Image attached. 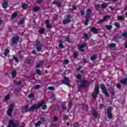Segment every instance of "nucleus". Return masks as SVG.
Segmentation results:
<instances>
[{"instance_id": "13", "label": "nucleus", "mask_w": 127, "mask_h": 127, "mask_svg": "<svg viewBox=\"0 0 127 127\" xmlns=\"http://www.w3.org/2000/svg\"><path fill=\"white\" fill-rule=\"evenodd\" d=\"M120 82L123 85H127V78L125 77L121 80Z\"/></svg>"}, {"instance_id": "30", "label": "nucleus", "mask_w": 127, "mask_h": 127, "mask_svg": "<svg viewBox=\"0 0 127 127\" xmlns=\"http://www.w3.org/2000/svg\"><path fill=\"white\" fill-rule=\"evenodd\" d=\"M107 6V3H104L101 5L102 8H106Z\"/></svg>"}, {"instance_id": "19", "label": "nucleus", "mask_w": 127, "mask_h": 127, "mask_svg": "<svg viewBox=\"0 0 127 127\" xmlns=\"http://www.w3.org/2000/svg\"><path fill=\"white\" fill-rule=\"evenodd\" d=\"M92 114L95 118H97L98 117V114H97V111L96 110H94L93 112H92Z\"/></svg>"}, {"instance_id": "63", "label": "nucleus", "mask_w": 127, "mask_h": 127, "mask_svg": "<svg viewBox=\"0 0 127 127\" xmlns=\"http://www.w3.org/2000/svg\"><path fill=\"white\" fill-rule=\"evenodd\" d=\"M84 62L85 63H87V62H87V60H86L85 59H84Z\"/></svg>"}, {"instance_id": "2", "label": "nucleus", "mask_w": 127, "mask_h": 127, "mask_svg": "<svg viewBox=\"0 0 127 127\" xmlns=\"http://www.w3.org/2000/svg\"><path fill=\"white\" fill-rule=\"evenodd\" d=\"M19 125L16 123L14 120H10L9 121V125L8 127H19Z\"/></svg>"}, {"instance_id": "29", "label": "nucleus", "mask_w": 127, "mask_h": 127, "mask_svg": "<svg viewBox=\"0 0 127 127\" xmlns=\"http://www.w3.org/2000/svg\"><path fill=\"white\" fill-rule=\"evenodd\" d=\"M12 76L13 78H14L15 76H16V71L15 70H13L12 72Z\"/></svg>"}, {"instance_id": "55", "label": "nucleus", "mask_w": 127, "mask_h": 127, "mask_svg": "<svg viewBox=\"0 0 127 127\" xmlns=\"http://www.w3.org/2000/svg\"><path fill=\"white\" fill-rule=\"evenodd\" d=\"M72 8H73V9L72 10H74L77 9V8L75 6H72Z\"/></svg>"}, {"instance_id": "52", "label": "nucleus", "mask_w": 127, "mask_h": 127, "mask_svg": "<svg viewBox=\"0 0 127 127\" xmlns=\"http://www.w3.org/2000/svg\"><path fill=\"white\" fill-rule=\"evenodd\" d=\"M57 120H58V119L57 118V117H55L54 118V122H56V121H57Z\"/></svg>"}, {"instance_id": "56", "label": "nucleus", "mask_w": 127, "mask_h": 127, "mask_svg": "<svg viewBox=\"0 0 127 127\" xmlns=\"http://www.w3.org/2000/svg\"><path fill=\"white\" fill-rule=\"evenodd\" d=\"M80 13L81 15H84V14H85V12H84L83 11H81Z\"/></svg>"}, {"instance_id": "31", "label": "nucleus", "mask_w": 127, "mask_h": 127, "mask_svg": "<svg viewBox=\"0 0 127 127\" xmlns=\"http://www.w3.org/2000/svg\"><path fill=\"white\" fill-rule=\"evenodd\" d=\"M40 125H41V122L39 121L35 124V127H39V126H40Z\"/></svg>"}, {"instance_id": "36", "label": "nucleus", "mask_w": 127, "mask_h": 127, "mask_svg": "<svg viewBox=\"0 0 127 127\" xmlns=\"http://www.w3.org/2000/svg\"><path fill=\"white\" fill-rule=\"evenodd\" d=\"M34 11H38L39 10V7H35L33 9Z\"/></svg>"}, {"instance_id": "40", "label": "nucleus", "mask_w": 127, "mask_h": 127, "mask_svg": "<svg viewBox=\"0 0 127 127\" xmlns=\"http://www.w3.org/2000/svg\"><path fill=\"white\" fill-rule=\"evenodd\" d=\"M122 36H124V37H127V32H125L123 33Z\"/></svg>"}, {"instance_id": "42", "label": "nucleus", "mask_w": 127, "mask_h": 127, "mask_svg": "<svg viewBox=\"0 0 127 127\" xmlns=\"http://www.w3.org/2000/svg\"><path fill=\"white\" fill-rule=\"evenodd\" d=\"M34 96L33 95V93H31L30 95H29L28 97L30 99H31L32 98H33Z\"/></svg>"}, {"instance_id": "5", "label": "nucleus", "mask_w": 127, "mask_h": 127, "mask_svg": "<svg viewBox=\"0 0 127 127\" xmlns=\"http://www.w3.org/2000/svg\"><path fill=\"white\" fill-rule=\"evenodd\" d=\"M36 49L37 51H41L42 49V45L39 41H36Z\"/></svg>"}, {"instance_id": "35", "label": "nucleus", "mask_w": 127, "mask_h": 127, "mask_svg": "<svg viewBox=\"0 0 127 127\" xmlns=\"http://www.w3.org/2000/svg\"><path fill=\"white\" fill-rule=\"evenodd\" d=\"M22 6L24 9H26V8H27V4L24 3L22 5Z\"/></svg>"}, {"instance_id": "62", "label": "nucleus", "mask_w": 127, "mask_h": 127, "mask_svg": "<svg viewBox=\"0 0 127 127\" xmlns=\"http://www.w3.org/2000/svg\"><path fill=\"white\" fill-rule=\"evenodd\" d=\"M77 71H79V70H81V67H79V68H77Z\"/></svg>"}, {"instance_id": "49", "label": "nucleus", "mask_w": 127, "mask_h": 127, "mask_svg": "<svg viewBox=\"0 0 127 127\" xmlns=\"http://www.w3.org/2000/svg\"><path fill=\"white\" fill-rule=\"evenodd\" d=\"M118 19L119 20H122V19H123V17L122 16H118Z\"/></svg>"}, {"instance_id": "12", "label": "nucleus", "mask_w": 127, "mask_h": 127, "mask_svg": "<svg viewBox=\"0 0 127 127\" xmlns=\"http://www.w3.org/2000/svg\"><path fill=\"white\" fill-rule=\"evenodd\" d=\"M46 26L47 28H52V26L50 24V22H49V20L48 19L46 20Z\"/></svg>"}, {"instance_id": "37", "label": "nucleus", "mask_w": 127, "mask_h": 127, "mask_svg": "<svg viewBox=\"0 0 127 127\" xmlns=\"http://www.w3.org/2000/svg\"><path fill=\"white\" fill-rule=\"evenodd\" d=\"M96 58H97V56L95 55H94L90 58V59H91V60H95V59H96Z\"/></svg>"}, {"instance_id": "21", "label": "nucleus", "mask_w": 127, "mask_h": 127, "mask_svg": "<svg viewBox=\"0 0 127 127\" xmlns=\"http://www.w3.org/2000/svg\"><path fill=\"white\" fill-rule=\"evenodd\" d=\"M45 31V29L43 28H41L39 30V32H40V33H41V34H43V33H44V32Z\"/></svg>"}, {"instance_id": "39", "label": "nucleus", "mask_w": 127, "mask_h": 127, "mask_svg": "<svg viewBox=\"0 0 127 127\" xmlns=\"http://www.w3.org/2000/svg\"><path fill=\"white\" fill-rule=\"evenodd\" d=\"M115 25L116 27H117V28H120V24H119V23L116 22L115 23Z\"/></svg>"}, {"instance_id": "47", "label": "nucleus", "mask_w": 127, "mask_h": 127, "mask_svg": "<svg viewBox=\"0 0 127 127\" xmlns=\"http://www.w3.org/2000/svg\"><path fill=\"white\" fill-rule=\"evenodd\" d=\"M68 63H69V60H65L64 61V64H65V65H67V64Z\"/></svg>"}, {"instance_id": "44", "label": "nucleus", "mask_w": 127, "mask_h": 127, "mask_svg": "<svg viewBox=\"0 0 127 127\" xmlns=\"http://www.w3.org/2000/svg\"><path fill=\"white\" fill-rule=\"evenodd\" d=\"M36 72L39 74L40 75L41 74V71L39 69L36 70Z\"/></svg>"}, {"instance_id": "43", "label": "nucleus", "mask_w": 127, "mask_h": 127, "mask_svg": "<svg viewBox=\"0 0 127 127\" xmlns=\"http://www.w3.org/2000/svg\"><path fill=\"white\" fill-rule=\"evenodd\" d=\"M9 98H10V96H9V94H8V95H6L5 97V100H8V99H9Z\"/></svg>"}, {"instance_id": "15", "label": "nucleus", "mask_w": 127, "mask_h": 127, "mask_svg": "<svg viewBox=\"0 0 127 127\" xmlns=\"http://www.w3.org/2000/svg\"><path fill=\"white\" fill-rule=\"evenodd\" d=\"M63 83H64V84H65V85H69V79L68 77H65L64 78Z\"/></svg>"}, {"instance_id": "59", "label": "nucleus", "mask_w": 127, "mask_h": 127, "mask_svg": "<svg viewBox=\"0 0 127 127\" xmlns=\"http://www.w3.org/2000/svg\"><path fill=\"white\" fill-rule=\"evenodd\" d=\"M20 84H21V81H19L17 83V85H20Z\"/></svg>"}, {"instance_id": "17", "label": "nucleus", "mask_w": 127, "mask_h": 127, "mask_svg": "<svg viewBox=\"0 0 127 127\" xmlns=\"http://www.w3.org/2000/svg\"><path fill=\"white\" fill-rule=\"evenodd\" d=\"M53 4H56L58 7H61L62 4L61 3L58 2L57 1H53Z\"/></svg>"}, {"instance_id": "57", "label": "nucleus", "mask_w": 127, "mask_h": 127, "mask_svg": "<svg viewBox=\"0 0 127 127\" xmlns=\"http://www.w3.org/2000/svg\"><path fill=\"white\" fill-rule=\"evenodd\" d=\"M73 57H74V58H76L77 57V53H74V54H73Z\"/></svg>"}, {"instance_id": "16", "label": "nucleus", "mask_w": 127, "mask_h": 127, "mask_svg": "<svg viewBox=\"0 0 127 127\" xmlns=\"http://www.w3.org/2000/svg\"><path fill=\"white\" fill-rule=\"evenodd\" d=\"M107 18H110V16L109 15H107L105 17H104V18L102 20H101L99 22V23H102L107 19Z\"/></svg>"}, {"instance_id": "14", "label": "nucleus", "mask_w": 127, "mask_h": 127, "mask_svg": "<svg viewBox=\"0 0 127 127\" xmlns=\"http://www.w3.org/2000/svg\"><path fill=\"white\" fill-rule=\"evenodd\" d=\"M90 14H91V9L88 8L86 10V18H89Z\"/></svg>"}, {"instance_id": "3", "label": "nucleus", "mask_w": 127, "mask_h": 127, "mask_svg": "<svg viewBox=\"0 0 127 127\" xmlns=\"http://www.w3.org/2000/svg\"><path fill=\"white\" fill-rule=\"evenodd\" d=\"M101 89L102 90V92L103 94H104L107 97H109L110 95H109V92H108V90L105 85L101 84L100 85Z\"/></svg>"}, {"instance_id": "10", "label": "nucleus", "mask_w": 127, "mask_h": 127, "mask_svg": "<svg viewBox=\"0 0 127 127\" xmlns=\"http://www.w3.org/2000/svg\"><path fill=\"white\" fill-rule=\"evenodd\" d=\"M7 5H8V1L5 0H3L2 4V8H7Z\"/></svg>"}, {"instance_id": "33", "label": "nucleus", "mask_w": 127, "mask_h": 127, "mask_svg": "<svg viewBox=\"0 0 127 127\" xmlns=\"http://www.w3.org/2000/svg\"><path fill=\"white\" fill-rule=\"evenodd\" d=\"M105 27H106V29L110 30L112 28V26L110 25H107L105 26Z\"/></svg>"}, {"instance_id": "22", "label": "nucleus", "mask_w": 127, "mask_h": 127, "mask_svg": "<svg viewBox=\"0 0 127 127\" xmlns=\"http://www.w3.org/2000/svg\"><path fill=\"white\" fill-rule=\"evenodd\" d=\"M112 111H113V108L111 106L109 107L107 109V113H111Z\"/></svg>"}, {"instance_id": "51", "label": "nucleus", "mask_w": 127, "mask_h": 127, "mask_svg": "<svg viewBox=\"0 0 127 127\" xmlns=\"http://www.w3.org/2000/svg\"><path fill=\"white\" fill-rule=\"evenodd\" d=\"M117 88H118V89H121V85L119 83L117 84Z\"/></svg>"}, {"instance_id": "45", "label": "nucleus", "mask_w": 127, "mask_h": 127, "mask_svg": "<svg viewBox=\"0 0 127 127\" xmlns=\"http://www.w3.org/2000/svg\"><path fill=\"white\" fill-rule=\"evenodd\" d=\"M13 59L16 62H18V59L15 57H13Z\"/></svg>"}, {"instance_id": "54", "label": "nucleus", "mask_w": 127, "mask_h": 127, "mask_svg": "<svg viewBox=\"0 0 127 127\" xmlns=\"http://www.w3.org/2000/svg\"><path fill=\"white\" fill-rule=\"evenodd\" d=\"M37 2L38 3H41L42 2V0H38Z\"/></svg>"}, {"instance_id": "9", "label": "nucleus", "mask_w": 127, "mask_h": 127, "mask_svg": "<svg viewBox=\"0 0 127 127\" xmlns=\"http://www.w3.org/2000/svg\"><path fill=\"white\" fill-rule=\"evenodd\" d=\"M70 15H67V18L63 20L64 24H67V23H70L71 19H70Z\"/></svg>"}, {"instance_id": "11", "label": "nucleus", "mask_w": 127, "mask_h": 127, "mask_svg": "<svg viewBox=\"0 0 127 127\" xmlns=\"http://www.w3.org/2000/svg\"><path fill=\"white\" fill-rule=\"evenodd\" d=\"M29 107H28V105H26L24 108H23V110H22V112L23 113H27V112H29V111H31L30 110V109H28Z\"/></svg>"}, {"instance_id": "23", "label": "nucleus", "mask_w": 127, "mask_h": 127, "mask_svg": "<svg viewBox=\"0 0 127 127\" xmlns=\"http://www.w3.org/2000/svg\"><path fill=\"white\" fill-rule=\"evenodd\" d=\"M43 65V62H41L40 63H39L37 65L36 68H39V67H41Z\"/></svg>"}, {"instance_id": "24", "label": "nucleus", "mask_w": 127, "mask_h": 127, "mask_svg": "<svg viewBox=\"0 0 127 127\" xmlns=\"http://www.w3.org/2000/svg\"><path fill=\"white\" fill-rule=\"evenodd\" d=\"M44 104H45V102L44 101L43 103H42V109L43 110H45V109H46V108H47V106H46V105H44Z\"/></svg>"}, {"instance_id": "27", "label": "nucleus", "mask_w": 127, "mask_h": 127, "mask_svg": "<svg viewBox=\"0 0 127 127\" xmlns=\"http://www.w3.org/2000/svg\"><path fill=\"white\" fill-rule=\"evenodd\" d=\"M9 53V50H8V49H7L5 50V52L4 53V55H5V56H7V54Z\"/></svg>"}, {"instance_id": "32", "label": "nucleus", "mask_w": 127, "mask_h": 127, "mask_svg": "<svg viewBox=\"0 0 127 127\" xmlns=\"http://www.w3.org/2000/svg\"><path fill=\"white\" fill-rule=\"evenodd\" d=\"M40 88V85L37 84L34 87V88L35 89V90H38Z\"/></svg>"}, {"instance_id": "26", "label": "nucleus", "mask_w": 127, "mask_h": 127, "mask_svg": "<svg viewBox=\"0 0 127 127\" xmlns=\"http://www.w3.org/2000/svg\"><path fill=\"white\" fill-rule=\"evenodd\" d=\"M91 31H92V32H93V33H94L95 34H96V33H97V29H96V28H95V27H93L91 28Z\"/></svg>"}, {"instance_id": "61", "label": "nucleus", "mask_w": 127, "mask_h": 127, "mask_svg": "<svg viewBox=\"0 0 127 127\" xmlns=\"http://www.w3.org/2000/svg\"><path fill=\"white\" fill-rule=\"evenodd\" d=\"M35 52H36L35 50H33L32 53H33V54H35Z\"/></svg>"}, {"instance_id": "20", "label": "nucleus", "mask_w": 127, "mask_h": 127, "mask_svg": "<svg viewBox=\"0 0 127 127\" xmlns=\"http://www.w3.org/2000/svg\"><path fill=\"white\" fill-rule=\"evenodd\" d=\"M108 118L110 120H112L113 119V115L112 114V113H107Z\"/></svg>"}, {"instance_id": "60", "label": "nucleus", "mask_w": 127, "mask_h": 127, "mask_svg": "<svg viewBox=\"0 0 127 127\" xmlns=\"http://www.w3.org/2000/svg\"><path fill=\"white\" fill-rule=\"evenodd\" d=\"M66 41H67V42H70V39L69 38H66Z\"/></svg>"}, {"instance_id": "1", "label": "nucleus", "mask_w": 127, "mask_h": 127, "mask_svg": "<svg viewBox=\"0 0 127 127\" xmlns=\"http://www.w3.org/2000/svg\"><path fill=\"white\" fill-rule=\"evenodd\" d=\"M44 103V101H42L41 102L39 103L38 104H34L30 108V111H33V110L39 109V108H40V107L42 106V104H43Z\"/></svg>"}, {"instance_id": "7", "label": "nucleus", "mask_w": 127, "mask_h": 127, "mask_svg": "<svg viewBox=\"0 0 127 127\" xmlns=\"http://www.w3.org/2000/svg\"><path fill=\"white\" fill-rule=\"evenodd\" d=\"M13 108H14L13 104H11L9 106V109H8V111H7V114L8 116H9V117L11 116V113H12Z\"/></svg>"}, {"instance_id": "64", "label": "nucleus", "mask_w": 127, "mask_h": 127, "mask_svg": "<svg viewBox=\"0 0 127 127\" xmlns=\"http://www.w3.org/2000/svg\"><path fill=\"white\" fill-rule=\"evenodd\" d=\"M103 106H104V105L101 104V105H100V108H102V107H103Z\"/></svg>"}, {"instance_id": "48", "label": "nucleus", "mask_w": 127, "mask_h": 127, "mask_svg": "<svg viewBox=\"0 0 127 127\" xmlns=\"http://www.w3.org/2000/svg\"><path fill=\"white\" fill-rule=\"evenodd\" d=\"M86 21L85 22V25L87 26L88 25V20H89V18H86Z\"/></svg>"}, {"instance_id": "8", "label": "nucleus", "mask_w": 127, "mask_h": 127, "mask_svg": "<svg viewBox=\"0 0 127 127\" xmlns=\"http://www.w3.org/2000/svg\"><path fill=\"white\" fill-rule=\"evenodd\" d=\"M86 46L87 44L85 43H83L82 44L78 45V48L79 51H81L82 52H84L85 51L84 49H83V48H84V47H86Z\"/></svg>"}, {"instance_id": "41", "label": "nucleus", "mask_w": 127, "mask_h": 127, "mask_svg": "<svg viewBox=\"0 0 127 127\" xmlns=\"http://www.w3.org/2000/svg\"><path fill=\"white\" fill-rule=\"evenodd\" d=\"M48 89L49 90H51V91H53L55 90V88H54V87H49Z\"/></svg>"}, {"instance_id": "53", "label": "nucleus", "mask_w": 127, "mask_h": 127, "mask_svg": "<svg viewBox=\"0 0 127 127\" xmlns=\"http://www.w3.org/2000/svg\"><path fill=\"white\" fill-rule=\"evenodd\" d=\"M84 38H88V34H85L84 35Z\"/></svg>"}, {"instance_id": "58", "label": "nucleus", "mask_w": 127, "mask_h": 127, "mask_svg": "<svg viewBox=\"0 0 127 127\" xmlns=\"http://www.w3.org/2000/svg\"><path fill=\"white\" fill-rule=\"evenodd\" d=\"M51 127H56V125H55V124H52V125H51Z\"/></svg>"}, {"instance_id": "6", "label": "nucleus", "mask_w": 127, "mask_h": 127, "mask_svg": "<svg viewBox=\"0 0 127 127\" xmlns=\"http://www.w3.org/2000/svg\"><path fill=\"white\" fill-rule=\"evenodd\" d=\"M19 41V37L17 36H15L13 37L12 39V45H15V44H17V42Z\"/></svg>"}, {"instance_id": "46", "label": "nucleus", "mask_w": 127, "mask_h": 127, "mask_svg": "<svg viewBox=\"0 0 127 127\" xmlns=\"http://www.w3.org/2000/svg\"><path fill=\"white\" fill-rule=\"evenodd\" d=\"M64 120H68V119H69V117L67 115H65L64 117Z\"/></svg>"}, {"instance_id": "38", "label": "nucleus", "mask_w": 127, "mask_h": 127, "mask_svg": "<svg viewBox=\"0 0 127 127\" xmlns=\"http://www.w3.org/2000/svg\"><path fill=\"white\" fill-rule=\"evenodd\" d=\"M101 7V5L100 4H97L95 6V8L97 9V10H99V8Z\"/></svg>"}, {"instance_id": "34", "label": "nucleus", "mask_w": 127, "mask_h": 127, "mask_svg": "<svg viewBox=\"0 0 127 127\" xmlns=\"http://www.w3.org/2000/svg\"><path fill=\"white\" fill-rule=\"evenodd\" d=\"M109 47H116V44L112 43L108 45Z\"/></svg>"}, {"instance_id": "4", "label": "nucleus", "mask_w": 127, "mask_h": 127, "mask_svg": "<svg viewBox=\"0 0 127 127\" xmlns=\"http://www.w3.org/2000/svg\"><path fill=\"white\" fill-rule=\"evenodd\" d=\"M95 93H93L92 94V97L94 99H96V98H97L98 94H99V85H95Z\"/></svg>"}, {"instance_id": "28", "label": "nucleus", "mask_w": 127, "mask_h": 127, "mask_svg": "<svg viewBox=\"0 0 127 127\" xmlns=\"http://www.w3.org/2000/svg\"><path fill=\"white\" fill-rule=\"evenodd\" d=\"M59 47L60 48H63V42L62 41H60V44L59 45Z\"/></svg>"}, {"instance_id": "18", "label": "nucleus", "mask_w": 127, "mask_h": 127, "mask_svg": "<svg viewBox=\"0 0 127 127\" xmlns=\"http://www.w3.org/2000/svg\"><path fill=\"white\" fill-rule=\"evenodd\" d=\"M18 14H17V13H14L11 16V19H14V18H15V17H16V16H17V15Z\"/></svg>"}, {"instance_id": "50", "label": "nucleus", "mask_w": 127, "mask_h": 127, "mask_svg": "<svg viewBox=\"0 0 127 127\" xmlns=\"http://www.w3.org/2000/svg\"><path fill=\"white\" fill-rule=\"evenodd\" d=\"M77 78L79 79V80H81V75L78 74L77 75Z\"/></svg>"}, {"instance_id": "25", "label": "nucleus", "mask_w": 127, "mask_h": 127, "mask_svg": "<svg viewBox=\"0 0 127 127\" xmlns=\"http://www.w3.org/2000/svg\"><path fill=\"white\" fill-rule=\"evenodd\" d=\"M23 23H24V19L22 18V19H20V21H19V24H20V25H22V24H23Z\"/></svg>"}]
</instances>
